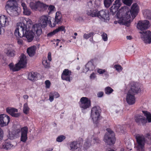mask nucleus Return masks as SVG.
<instances>
[{
    "label": "nucleus",
    "mask_w": 151,
    "mask_h": 151,
    "mask_svg": "<svg viewBox=\"0 0 151 151\" xmlns=\"http://www.w3.org/2000/svg\"><path fill=\"white\" fill-rule=\"evenodd\" d=\"M42 33V29L39 24H33L32 20L27 21L25 19L22 22H19L17 24V27L14 31V35L17 37H25L28 42H31L34 37V34L36 33L38 36Z\"/></svg>",
    "instance_id": "1"
},
{
    "label": "nucleus",
    "mask_w": 151,
    "mask_h": 151,
    "mask_svg": "<svg viewBox=\"0 0 151 151\" xmlns=\"http://www.w3.org/2000/svg\"><path fill=\"white\" fill-rule=\"evenodd\" d=\"M86 6V14L93 17H98L104 20L110 19L108 12L104 10L98 11L96 8H98L101 4L99 0H88Z\"/></svg>",
    "instance_id": "2"
},
{
    "label": "nucleus",
    "mask_w": 151,
    "mask_h": 151,
    "mask_svg": "<svg viewBox=\"0 0 151 151\" xmlns=\"http://www.w3.org/2000/svg\"><path fill=\"white\" fill-rule=\"evenodd\" d=\"M138 6L136 3L133 4L130 10L126 6L122 7L117 12V17L119 19V23L123 22V21L129 19L131 16L132 20L136 17L139 12Z\"/></svg>",
    "instance_id": "3"
},
{
    "label": "nucleus",
    "mask_w": 151,
    "mask_h": 151,
    "mask_svg": "<svg viewBox=\"0 0 151 151\" xmlns=\"http://www.w3.org/2000/svg\"><path fill=\"white\" fill-rule=\"evenodd\" d=\"M149 26V22L147 20L139 21L137 24V28L141 31L139 33L141 36L145 43H151V32L148 30L144 31L148 29Z\"/></svg>",
    "instance_id": "4"
},
{
    "label": "nucleus",
    "mask_w": 151,
    "mask_h": 151,
    "mask_svg": "<svg viewBox=\"0 0 151 151\" xmlns=\"http://www.w3.org/2000/svg\"><path fill=\"white\" fill-rule=\"evenodd\" d=\"M138 83L132 82L129 85L130 89L127 93L125 99L127 103L129 105H133L135 102V93L140 92V88L139 87Z\"/></svg>",
    "instance_id": "5"
},
{
    "label": "nucleus",
    "mask_w": 151,
    "mask_h": 151,
    "mask_svg": "<svg viewBox=\"0 0 151 151\" xmlns=\"http://www.w3.org/2000/svg\"><path fill=\"white\" fill-rule=\"evenodd\" d=\"M20 57L19 61L15 66H14L12 63H11L9 65L10 70L12 71H18L20 68H23L26 67L27 63V58L26 56L24 54H22Z\"/></svg>",
    "instance_id": "6"
},
{
    "label": "nucleus",
    "mask_w": 151,
    "mask_h": 151,
    "mask_svg": "<svg viewBox=\"0 0 151 151\" xmlns=\"http://www.w3.org/2000/svg\"><path fill=\"white\" fill-rule=\"evenodd\" d=\"M135 138L137 143L135 145V147L136 150L137 151H145L146 140L144 136L141 134H137Z\"/></svg>",
    "instance_id": "7"
},
{
    "label": "nucleus",
    "mask_w": 151,
    "mask_h": 151,
    "mask_svg": "<svg viewBox=\"0 0 151 151\" xmlns=\"http://www.w3.org/2000/svg\"><path fill=\"white\" fill-rule=\"evenodd\" d=\"M100 140L99 138L96 136L93 131L91 132L86 139L84 145V147L86 149L92 145L99 143Z\"/></svg>",
    "instance_id": "8"
},
{
    "label": "nucleus",
    "mask_w": 151,
    "mask_h": 151,
    "mask_svg": "<svg viewBox=\"0 0 151 151\" xmlns=\"http://www.w3.org/2000/svg\"><path fill=\"white\" fill-rule=\"evenodd\" d=\"M107 132L104 137V140L106 143L111 145L114 144L115 141L114 134L110 129H107Z\"/></svg>",
    "instance_id": "9"
},
{
    "label": "nucleus",
    "mask_w": 151,
    "mask_h": 151,
    "mask_svg": "<svg viewBox=\"0 0 151 151\" xmlns=\"http://www.w3.org/2000/svg\"><path fill=\"white\" fill-rule=\"evenodd\" d=\"M100 113L101 109L99 106H96L92 108L91 117L94 124H97L98 123V120Z\"/></svg>",
    "instance_id": "10"
},
{
    "label": "nucleus",
    "mask_w": 151,
    "mask_h": 151,
    "mask_svg": "<svg viewBox=\"0 0 151 151\" xmlns=\"http://www.w3.org/2000/svg\"><path fill=\"white\" fill-rule=\"evenodd\" d=\"M79 104L82 112H83L86 109L91 106V101L87 97H82L80 99Z\"/></svg>",
    "instance_id": "11"
},
{
    "label": "nucleus",
    "mask_w": 151,
    "mask_h": 151,
    "mask_svg": "<svg viewBox=\"0 0 151 151\" xmlns=\"http://www.w3.org/2000/svg\"><path fill=\"white\" fill-rule=\"evenodd\" d=\"M48 24L49 26H51V22L50 19L46 15H43L41 17L39 21V26L43 28L46 27Z\"/></svg>",
    "instance_id": "12"
},
{
    "label": "nucleus",
    "mask_w": 151,
    "mask_h": 151,
    "mask_svg": "<svg viewBox=\"0 0 151 151\" xmlns=\"http://www.w3.org/2000/svg\"><path fill=\"white\" fill-rule=\"evenodd\" d=\"M10 120V118L8 115L5 114L0 115V126L2 127L7 125Z\"/></svg>",
    "instance_id": "13"
},
{
    "label": "nucleus",
    "mask_w": 151,
    "mask_h": 151,
    "mask_svg": "<svg viewBox=\"0 0 151 151\" xmlns=\"http://www.w3.org/2000/svg\"><path fill=\"white\" fill-rule=\"evenodd\" d=\"M11 21V19L9 17L0 14V25L2 27H4L9 25Z\"/></svg>",
    "instance_id": "14"
},
{
    "label": "nucleus",
    "mask_w": 151,
    "mask_h": 151,
    "mask_svg": "<svg viewBox=\"0 0 151 151\" xmlns=\"http://www.w3.org/2000/svg\"><path fill=\"white\" fill-rule=\"evenodd\" d=\"M120 0H116L113 5L110 8V12L112 15L114 14L118 11L119 8L121 5Z\"/></svg>",
    "instance_id": "15"
},
{
    "label": "nucleus",
    "mask_w": 151,
    "mask_h": 151,
    "mask_svg": "<svg viewBox=\"0 0 151 151\" xmlns=\"http://www.w3.org/2000/svg\"><path fill=\"white\" fill-rule=\"evenodd\" d=\"M134 119L135 122L138 124H142L144 125L146 123L145 118L140 114L135 115L134 117Z\"/></svg>",
    "instance_id": "16"
},
{
    "label": "nucleus",
    "mask_w": 151,
    "mask_h": 151,
    "mask_svg": "<svg viewBox=\"0 0 151 151\" xmlns=\"http://www.w3.org/2000/svg\"><path fill=\"white\" fill-rule=\"evenodd\" d=\"M6 111L7 113L14 117H18L20 115L19 113H18V109L15 108L7 107L6 109Z\"/></svg>",
    "instance_id": "17"
},
{
    "label": "nucleus",
    "mask_w": 151,
    "mask_h": 151,
    "mask_svg": "<svg viewBox=\"0 0 151 151\" xmlns=\"http://www.w3.org/2000/svg\"><path fill=\"white\" fill-rule=\"evenodd\" d=\"M28 132V127H24L21 128V133L20 140L23 142H25L27 139V134Z\"/></svg>",
    "instance_id": "18"
},
{
    "label": "nucleus",
    "mask_w": 151,
    "mask_h": 151,
    "mask_svg": "<svg viewBox=\"0 0 151 151\" xmlns=\"http://www.w3.org/2000/svg\"><path fill=\"white\" fill-rule=\"evenodd\" d=\"M4 52L7 56L9 57H13L15 55V51L14 49L10 46L4 50Z\"/></svg>",
    "instance_id": "19"
},
{
    "label": "nucleus",
    "mask_w": 151,
    "mask_h": 151,
    "mask_svg": "<svg viewBox=\"0 0 151 151\" xmlns=\"http://www.w3.org/2000/svg\"><path fill=\"white\" fill-rule=\"evenodd\" d=\"M18 5L16 0H9L6 2L5 8L6 10Z\"/></svg>",
    "instance_id": "20"
},
{
    "label": "nucleus",
    "mask_w": 151,
    "mask_h": 151,
    "mask_svg": "<svg viewBox=\"0 0 151 151\" xmlns=\"http://www.w3.org/2000/svg\"><path fill=\"white\" fill-rule=\"evenodd\" d=\"M20 8L18 7V5L14 7L11 8L7 10H9L10 12V14L13 16H18L19 13V10Z\"/></svg>",
    "instance_id": "21"
},
{
    "label": "nucleus",
    "mask_w": 151,
    "mask_h": 151,
    "mask_svg": "<svg viewBox=\"0 0 151 151\" xmlns=\"http://www.w3.org/2000/svg\"><path fill=\"white\" fill-rule=\"evenodd\" d=\"M20 8L18 7V5L14 7L11 8L7 10H9L10 12V14L13 16H18L19 13V10Z\"/></svg>",
    "instance_id": "22"
},
{
    "label": "nucleus",
    "mask_w": 151,
    "mask_h": 151,
    "mask_svg": "<svg viewBox=\"0 0 151 151\" xmlns=\"http://www.w3.org/2000/svg\"><path fill=\"white\" fill-rule=\"evenodd\" d=\"M95 67L93 63L92 62H88L86 65L85 68L83 69V72H87L88 70H93Z\"/></svg>",
    "instance_id": "23"
},
{
    "label": "nucleus",
    "mask_w": 151,
    "mask_h": 151,
    "mask_svg": "<svg viewBox=\"0 0 151 151\" xmlns=\"http://www.w3.org/2000/svg\"><path fill=\"white\" fill-rule=\"evenodd\" d=\"M49 100L50 102H52L53 101L54 98H58L59 97L60 95L58 92L52 91L49 93Z\"/></svg>",
    "instance_id": "24"
},
{
    "label": "nucleus",
    "mask_w": 151,
    "mask_h": 151,
    "mask_svg": "<svg viewBox=\"0 0 151 151\" xmlns=\"http://www.w3.org/2000/svg\"><path fill=\"white\" fill-rule=\"evenodd\" d=\"M68 147L70 151H74L78 148L77 142L73 141L70 142L68 144Z\"/></svg>",
    "instance_id": "25"
},
{
    "label": "nucleus",
    "mask_w": 151,
    "mask_h": 151,
    "mask_svg": "<svg viewBox=\"0 0 151 151\" xmlns=\"http://www.w3.org/2000/svg\"><path fill=\"white\" fill-rule=\"evenodd\" d=\"M36 48V47L34 45L27 49V52L29 56L32 57L34 55Z\"/></svg>",
    "instance_id": "26"
},
{
    "label": "nucleus",
    "mask_w": 151,
    "mask_h": 151,
    "mask_svg": "<svg viewBox=\"0 0 151 151\" xmlns=\"http://www.w3.org/2000/svg\"><path fill=\"white\" fill-rule=\"evenodd\" d=\"M39 1H31L29 4V6L32 10L34 11L38 10Z\"/></svg>",
    "instance_id": "27"
},
{
    "label": "nucleus",
    "mask_w": 151,
    "mask_h": 151,
    "mask_svg": "<svg viewBox=\"0 0 151 151\" xmlns=\"http://www.w3.org/2000/svg\"><path fill=\"white\" fill-rule=\"evenodd\" d=\"M38 10L40 11H43L46 10L48 6L39 1Z\"/></svg>",
    "instance_id": "28"
},
{
    "label": "nucleus",
    "mask_w": 151,
    "mask_h": 151,
    "mask_svg": "<svg viewBox=\"0 0 151 151\" xmlns=\"http://www.w3.org/2000/svg\"><path fill=\"white\" fill-rule=\"evenodd\" d=\"M62 14L60 12H57L56 13L55 18V22L59 24L61 22Z\"/></svg>",
    "instance_id": "29"
},
{
    "label": "nucleus",
    "mask_w": 151,
    "mask_h": 151,
    "mask_svg": "<svg viewBox=\"0 0 151 151\" xmlns=\"http://www.w3.org/2000/svg\"><path fill=\"white\" fill-rule=\"evenodd\" d=\"M142 113L146 117V122H151V113L147 111H142Z\"/></svg>",
    "instance_id": "30"
},
{
    "label": "nucleus",
    "mask_w": 151,
    "mask_h": 151,
    "mask_svg": "<svg viewBox=\"0 0 151 151\" xmlns=\"http://www.w3.org/2000/svg\"><path fill=\"white\" fill-rule=\"evenodd\" d=\"M13 146L10 142H4L2 144V148L6 150L11 149Z\"/></svg>",
    "instance_id": "31"
},
{
    "label": "nucleus",
    "mask_w": 151,
    "mask_h": 151,
    "mask_svg": "<svg viewBox=\"0 0 151 151\" xmlns=\"http://www.w3.org/2000/svg\"><path fill=\"white\" fill-rule=\"evenodd\" d=\"M30 108L28 106V103H25L23 106V111L24 113L27 114L29 112Z\"/></svg>",
    "instance_id": "32"
},
{
    "label": "nucleus",
    "mask_w": 151,
    "mask_h": 151,
    "mask_svg": "<svg viewBox=\"0 0 151 151\" xmlns=\"http://www.w3.org/2000/svg\"><path fill=\"white\" fill-rule=\"evenodd\" d=\"M144 15L147 19H151V11L146 9L144 12Z\"/></svg>",
    "instance_id": "33"
},
{
    "label": "nucleus",
    "mask_w": 151,
    "mask_h": 151,
    "mask_svg": "<svg viewBox=\"0 0 151 151\" xmlns=\"http://www.w3.org/2000/svg\"><path fill=\"white\" fill-rule=\"evenodd\" d=\"M72 75V72L68 69H65L61 76H70Z\"/></svg>",
    "instance_id": "34"
},
{
    "label": "nucleus",
    "mask_w": 151,
    "mask_h": 151,
    "mask_svg": "<svg viewBox=\"0 0 151 151\" xmlns=\"http://www.w3.org/2000/svg\"><path fill=\"white\" fill-rule=\"evenodd\" d=\"M55 30V32H56V33L60 31H64V33H65L66 31L65 27L63 25L58 27V28L56 29Z\"/></svg>",
    "instance_id": "35"
},
{
    "label": "nucleus",
    "mask_w": 151,
    "mask_h": 151,
    "mask_svg": "<svg viewBox=\"0 0 151 151\" xmlns=\"http://www.w3.org/2000/svg\"><path fill=\"white\" fill-rule=\"evenodd\" d=\"M114 0H104V4L105 6L109 7Z\"/></svg>",
    "instance_id": "36"
},
{
    "label": "nucleus",
    "mask_w": 151,
    "mask_h": 151,
    "mask_svg": "<svg viewBox=\"0 0 151 151\" xmlns=\"http://www.w3.org/2000/svg\"><path fill=\"white\" fill-rule=\"evenodd\" d=\"M8 137L10 139H13L17 138L14 131L10 132L9 133Z\"/></svg>",
    "instance_id": "37"
},
{
    "label": "nucleus",
    "mask_w": 151,
    "mask_h": 151,
    "mask_svg": "<svg viewBox=\"0 0 151 151\" xmlns=\"http://www.w3.org/2000/svg\"><path fill=\"white\" fill-rule=\"evenodd\" d=\"M113 90L109 87H106L105 89V93L106 94H110L113 91Z\"/></svg>",
    "instance_id": "38"
},
{
    "label": "nucleus",
    "mask_w": 151,
    "mask_h": 151,
    "mask_svg": "<svg viewBox=\"0 0 151 151\" xmlns=\"http://www.w3.org/2000/svg\"><path fill=\"white\" fill-rule=\"evenodd\" d=\"M65 138V136L61 135L58 136L56 138V140L58 142H61L64 140Z\"/></svg>",
    "instance_id": "39"
},
{
    "label": "nucleus",
    "mask_w": 151,
    "mask_h": 151,
    "mask_svg": "<svg viewBox=\"0 0 151 151\" xmlns=\"http://www.w3.org/2000/svg\"><path fill=\"white\" fill-rule=\"evenodd\" d=\"M42 63L45 68H48L50 67V63L49 62H47V59L43 60Z\"/></svg>",
    "instance_id": "40"
},
{
    "label": "nucleus",
    "mask_w": 151,
    "mask_h": 151,
    "mask_svg": "<svg viewBox=\"0 0 151 151\" xmlns=\"http://www.w3.org/2000/svg\"><path fill=\"white\" fill-rule=\"evenodd\" d=\"M23 14L26 15H29L31 14V12L29 9L27 8L23 9Z\"/></svg>",
    "instance_id": "41"
},
{
    "label": "nucleus",
    "mask_w": 151,
    "mask_h": 151,
    "mask_svg": "<svg viewBox=\"0 0 151 151\" xmlns=\"http://www.w3.org/2000/svg\"><path fill=\"white\" fill-rule=\"evenodd\" d=\"M97 72L100 74H104L105 75H108L107 72L105 69H99L98 70Z\"/></svg>",
    "instance_id": "42"
},
{
    "label": "nucleus",
    "mask_w": 151,
    "mask_h": 151,
    "mask_svg": "<svg viewBox=\"0 0 151 151\" xmlns=\"http://www.w3.org/2000/svg\"><path fill=\"white\" fill-rule=\"evenodd\" d=\"M131 144L130 143L128 144V147L127 148H122L120 150V151H130V150H132V149L131 148Z\"/></svg>",
    "instance_id": "43"
},
{
    "label": "nucleus",
    "mask_w": 151,
    "mask_h": 151,
    "mask_svg": "<svg viewBox=\"0 0 151 151\" xmlns=\"http://www.w3.org/2000/svg\"><path fill=\"white\" fill-rule=\"evenodd\" d=\"M61 78L63 80L70 81L72 79V77L70 76H61Z\"/></svg>",
    "instance_id": "44"
},
{
    "label": "nucleus",
    "mask_w": 151,
    "mask_h": 151,
    "mask_svg": "<svg viewBox=\"0 0 151 151\" xmlns=\"http://www.w3.org/2000/svg\"><path fill=\"white\" fill-rule=\"evenodd\" d=\"M55 6L52 5H50L48 8V10H49V14L55 11Z\"/></svg>",
    "instance_id": "45"
},
{
    "label": "nucleus",
    "mask_w": 151,
    "mask_h": 151,
    "mask_svg": "<svg viewBox=\"0 0 151 151\" xmlns=\"http://www.w3.org/2000/svg\"><path fill=\"white\" fill-rule=\"evenodd\" d=\"M123 2L127 6H130L132 3V0H122Z\"/></svg>",
    "instance_id": "46"
},
{
    "label": "nucleus",
    "mask_w": 151,
    "mask_h": 151,
    "mask_svg": "<svg viewBox=\"0 0 151 151\" xmlns=\"http://www.w3.org/2000/svg\"><path fill=\"white\" fill-rule=\"evenodd\" d=\"M93 34V33L92 32H90L88 34H84L83 35L84 38L87 39L91 37Z\"/></svg>",
    "instance_id": "47"
},
{
    "label": "nucleus",
    "mask_w": 151,
    "mask_h": 151,
    "mask_svg": "<svg viewBox=\"0 0 151 151\" xmlns=\"http://www.w3.org/2000/svg\"><path fill=\"white\" fill-rule=\"evenodd\" d=\"M114 68L118 71H121L122 70V68L120 65H116L114 66Z\"/></svg>",
    "instance_id": "48"
},
{
    "label": "nucleus",
    "mask_w": 151,
    "mask_h": 151,
    "mask_svg": "<svg viewBox=\"0 0 151 151\" xmlns=\"http://www.w3.org/2000/svg\"><path fill=\"white\" fill-rule=\"evenodd\" d=\"M36 76H27V78L29 80L33 81L36 80Z\"/></svg>",
    "instance_id": "49"
},
{
    "label": "nucleus",
    "mask_w": 151,
    "mask_h": 151,
    "mask_svg": "<svg viewBox=\"0 0 151 151\" xmlns=\"http://www.w3.org/2000/svg\"><path fill=\"white\" fill-rule=\"evenodd\" d=\"M14 131L15 132L16 136L17 137L19 135L20 133H21V129H17Z\"/></svg>",
    "instance_id": "50"
},
{
    "label": "nucleus",
    "mask_w": 151,
    "mask_h": 151,
    "mask_svg": "<svg viewBox=\"0 0 151 151\" xmlns=\"http://www.w3.org/2000/svg\"><path fill=\"white\" fill-rule=\"evenodd\" d=\"M102 37L103 40L105 41H106L107 40L108 37L106 34L104 33L102 35Z\"/></svg>",
    "instance_id": "51"
},
{
    "label": "nucleus",
    "mask_w": 151,
    "mask_h": 151,
    "mask_svg": "<svg viewBox=\"0 0 151 151\" xmlns=\"http://www.w3.org/2000/svg\"><path fill=\"white\" fill-rule=\"evenodd\" d=\"M38 74L36 72H27L26 75L28 76H37Z\"/></svg>",
    "instance_id": "52"
},
{
    "label": "nucleus",
    "mask_w": 151,
    "mask_h": 151,
    "mask_svg": "<svg viewBox=\"0 0 151 151\" xmlns=\"http://www.w3.org/2000/svg\"><path fill=\"white\" fill-rule=\"evenodd\" d=\"M46 87L47 88H50V83L49 80H46L45 82Z\"/></svg>",
    "instance_id": "53"
},
{
    "label": "nucleus",
    "mask_w": 151,
    "mask_h": 151,
    "mask_svg": "<svg viewBox=\"0 0 151 151\" xmlns=\"http://www.w3.org/2000/svg\"><path fill=\"white\" fill-rule=\"evenodd\" d=\"M56 32H55V30H54L52 32H50L47 34V36L49 37H51L54 35Z\"/></svg>",
    "instance_id": "54"
},
{
    "label": "nucleus",
    "mask_w": 151,
    "mask_h": 151,
    "mask_svg": "<svg viewBox=\"0 0 151 151\" xmlns=\"http://www.w3.org/2000/svg\"><path fill=\"white\" fill-rule=\"evenodd\" d=\"M104 95V92L102 91H100L97 94V97L99 98H101L103 97Z\"/></svg>",
    "instance_id": "55"
},
{
    "label": "nucleus",
    "mask_w": 151,
    "mask_h": 151,
    "mask_svg": "<svg viewBox=\"0 0 151 151\" xmlns=\"http://www.w3.org/2000/svg\"><path fill=\"white\" fill-rule=\"evenodd\" d=\"M4 132L3 130L0 128V139L1 140L3 138Z\"/></svg>",
    "instance_id": "56"
},
{
    "label": "nucleus",
    "mask_w": 151,
    "mask_h": 151,
    "mask_svg": "<svg viewBox=\"0 0 151 151\" xmlns=\"http://www.w3.org/2000/svg\"><path fill=\"white\" fill-rule=\"evenodd\" d=\"M47 58H48V59L49 61H51L52 59H51V53L50 52H49L48 54Z\"/></svg>",
    "instance_id": "57"
},
{
    "label": "nucleus",
    "mask_w": 151,
    "mask_h": 151,
    "mask_svg": "<svg viewBox=\"0 0 151 151\" xmlns=\"http://www.w3.org/2000/svg\"><path fill=\"white\" fill-rule=\"evenodd\" d=\"M116 128L119 131V130H121L123 129L122 127L120 125H118L116 126Z\"/></svg>",
    "instance_id": "58"
},
{
    "label": "nucleus",
    "mask_w": 151,
    "mask_h": 151,
    "mask_svg": "<svg viewBox=\"0 0 151 151\" xmlns=\"http://www.w3.org/2000/svg\"><path fill=\"white\" fill-rule=\"evenodd\" d=\"M23 40L21 39H19L17 40V42L19 44L22 45L23 43Z\"/></svg>",
    "instance_id": "59"
},
{
    "label": "nucleus",
    "mask_w": 151,
    "mask_h": 151,
    "mask_svg": "<svg viewBox=\"0 0 151 151\" xmlns=\"http://www.w3.org/2000/svg\"><path fill=\"white\" fill-rule=\"evenodd\" d=\"M22 6L23 7V9L27 8L26 5L24 3H22Z\"/></svg>",
    "instance_id": "60"
},
{
    "label": "nucleus",
    "mask_w": 151,
    "mask_h": 151,
    "mask_svg": "<svg viewBox=\"0 0 151 151\" xmlns=\"http://www.w3.org/2000/svg\"><path fill=\"white\" fill-rule=\"evenodd\" d=\"M53 149V148H49L46 149V151H52Z\"/></svg>",
    "instance_id": "61"
},
{
    "label": "nucleus",
    "mask_w": 151,
    "mask_h": 151,
    "mask_svg": "<svg viewBox=\"0 0 151 151\" xmlns=\"http://www.w3.org/2000/svg\"><path fill=\"white\" fill-rule=\"evenodd\" d=\"M37 36H35V40L36 41H38L39 40V37L40 36H38L37 35Z\"/></svg>",
    "instance_id": "62"
},
{
    "label": "nucleus",
    "mask_w": 151,
    "mask_h": 151,
    "mask_svg": "<svg viewBox=\"0 0 151 151\" xmlns=\"http://www.w3.org/2000/svg\"><path fill=\"white\" fill-rule=\"evenodd\" d=\"M130 23V20H129V21L126 22V24L128 26H129V25Z\"/></svg>",
    "instance_id": "63"
},
{
    "label": "nucleus",
    "mask_w": 151,
    "mask_h": 151,
    "mask_svg": "<svg viewBox=\"0 0 151 151\" xmlns=\"http://www.w3.org/2000/svg\"><path fill=\"white\" fill-rule=\"evenodd\" d=\"M23 98L25 99H27L28 98V96L27 95H24L23 96Z\"/></svg>",
    "instance_id": "64"
}]
</instances>
